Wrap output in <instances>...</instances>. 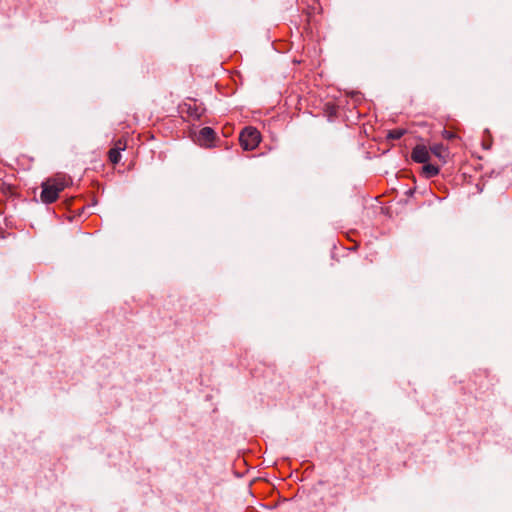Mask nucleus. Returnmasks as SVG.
I'll return each instance as SVG.
<instances>
[{"mask_svg": "<svg viewBox=\"0 0 512 512\" xmlns=\"http://www.w3.org/2000/svg\"><path fill=\"white\" fill-rule=\"evenodd\" d=\"M239 140L244 150H253L260 143V133L256 128L246 127L240 133Z\"/></svg>", "mask_w": 512, "mask_h": 512, "instance_id": "f257e3e1", "label": "nucleus"}, {"mask_svg": "<svg viewBox=\"0 0 512 512\" xmlns=\"http://www.w3.org/2000/svg\"><path fill=\"white\" fill-rule=\"evenodd\" d=\"M422 173L426 178H432L439 174V168L433 164H429L428 162L423 163Z\"/></svg>", "mask_w": 512, "mask_h": 512, "instance_id": "423d86ee", "label": "nucleus"}, {"mask_svg": "<svg viewBox=\"0 0 512 512\" xmlns=\"http://www.w3.org/2000/svg\"><path fill=\"white\" fill-rule=\"evenodd\" d=\"M122 147L113 148L109 151V159L112 163L116 164L121 159L120 150H122Z\"/></svg>", "mask_w": 512, "mask_h": 512, "instance_id": "6e6552de", "label": "nucleus"}, {"mask_svg": "<svg viewBox=\"0 0 512 512\" xmlns=\"http://www.w3.org/2000/svg\"><path fill=\"white\" fill-rule=\"evenodd\" d=\"M404 133L405 131L403 129H394L389 132L388 137L391 139H400Z\"/></svg>", "mask_w": 512, "mask_h": 512, "instance_id": "1a4fd4ad", "label": "nucleus"}, {"mask_svg": "<svg viewBox=\"0 0 512 512\" xmlns=\"http://www.w3.org/2000/svg\"><path fill=\"white\" fill-rule=\"evenodd\" d=\"M51 181V184L58 189L59 192L63 191L65 187L68 185V180L65 177H56L53 179H48Z\"/></svg>", "mask_w": 512, "mask_h": 512, "instance_id": "0eeeda50", "label": "nucleus"}, {"mask_svg": "<svg viewBox=\"0 0 512 512\" xmlns=\"http://www.w3.org/2000/svg\"><path fill=\"white\" fill-rule=\"evenodd\" d=\"M59 193L60 192L58 191V189H56L51 184V181L47 180L42 184V192H41L40 198H41L42 202H44L46 204L53 203L54 201L57 200Z\"/></svg>", "mask_w": 512, "mask_h": 512, "instance_id": "f03ea898", "label": "nucleus"}, {"mask_svg": "<svg viewBox=\"0 0 512 512\" xmlns=\"http://www.w3.org/2000/svg\"><path fill=\"white\" fill-rule=\"evenodd\" d=\"M411 158L417 163H426L430 159V150L425 145L418 144L413 148Z\"/></svg>", "mask_w": 512, "mask_h": 512, "instance_id": "7ed1b4c3", "label": "nucleus"}, {"mask_svg": "<svg viewBox=\"0 0 512 512\" xmlns=\"http://www.w3.org/2000/svg\"><path fill=\"white\" fill-rule=\"evenodd\" d=\"M215 139V132L210 127H204L199 131L197 142L201 146H209Z\"/></svg>", "mask_w": 512, "mask_h": 512, "instance_id": "20e7f679", "label": "nucleus"}, {"mask_svg": "<svg viewBox=\"0 0 512 512\" xmlns=\"http://www.w3.org/2000/svg\"><path fill=\"white\" fill-rule=\"evenodd\" d=\"M430 152L435 155L443 163L447 162L449 156L448 149L442 144H434L430 147Z\"/></svg>", "mask_w": 512, "mask_h": 512, "instance_id": "39448f33", "label": "nucleus"}]
</instances>
